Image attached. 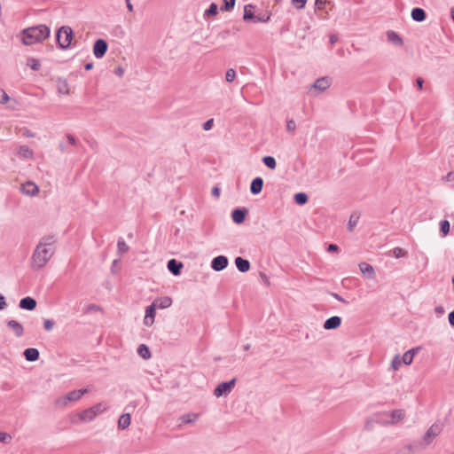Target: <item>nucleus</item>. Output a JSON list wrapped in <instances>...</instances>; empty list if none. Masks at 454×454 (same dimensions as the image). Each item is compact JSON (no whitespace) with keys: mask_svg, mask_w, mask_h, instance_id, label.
I'll list each match as a JSON object with an SVG mask.
<instances>
[{"mask_svg":"<svg viewBox=\"0 0 454 454\" xmlns=\"http://www.w3.org/2000/svg\"><path fill=\"white\" fill-rule=\"evenodd\" d=\"M117 247H118V252L120 254H124L129 250V246L126 244V242L121 238L118 239Z\"/></svg>","mask_w":454,"mask_h":454,"instance_id":"36","label":"nucleus"},{"mask_svg":"<svg viewBox=\"0 0 454 454\" xmlns=\"http://www.w3.org/2000/svg\"><path fill=\"white\" fill-rule=\"evenodd\" d=\"M59 150L62 152V153H67L68 152V147L67 145H66L64 143L60 142L59 145Z\"/></svg>","mask_w":454,"mask_h":454,"instance_id":"60","label":"nucleus"},{"mask_svg":"<svg viewBox=\"0 0 454 454\" xmlns=\"http://www.w3.org/2000/svg\"><path fill=\"white\" fill-rule=\"evenodd\" d=\"M330 81L328 77H320L315 81L312 87L319 91H325L330 87Z\"/></svg>","mask_w":454,"mask_h":454,"instance_id":"17","label":"nucleus"},{"mask_svg":"<svg viewBox=\"0 0 454 454\" xmlns=\"http://www.w3.org/2000/svg\"><path fill=\"white\" fill-rule=\"evenodd\" d=\"M89 390L87 388L70 391L67 395L58 398L55 401V403L58 406H67L70 402L78 401L83 395L87 394Z\"/></svg>","mask_w":454,"mask_h":454,"instance_id":"4","label":"nucleus"},{"mask_svg":"<svg viewBox=\"0 0 454 454\" xmlns=\"http://www.w3.org/2000/svg\"><path fill=\"white\" fill-rule=\"evenodd\" d=\"M450 222L448 220H442L440 222V231L442 235H447L450 232Z\"/></svg>","mask_w":454,"mask_h":454,"instance_id":"35","label":"nucleus"},{"mask_svg":"<svg viewBox=\"0 0 454 454\" xmlns=\"http://www.w3.org/2000/svg\"><path fill=\"white\" fill-rule=\"evenodd\" d=\"M251 8H253V6L251 4L245 6L244 15H243V19L245 20L254 21V19L255 18V14L252 12Z\"/></svg>","mask_w":454,"mask_h":454,"instance_id":"30","label":"nucleus"},{"mask_svg":"<svg viewBox=\"0 0 454 454\" xmlns=\"http://www.w3.org/2000/svg\"><path fill=\"white\" fill-rule=\"evenodd\" d=\"M99 309H100V308L96 304H90L87 307V311H96V310H99Z\"/></svg>","mask_w":454,"mask_h":454,"instance_id":"59","label":"nucleus"},{"mask_svg":"<svg viewBox=\"0 0 454 454\" xmlns=\"http://www.w3.org/2000/svg\"><path fill=\"white\" fill-rule=\"evenodd\" d=\"M220 192H221V190H220V188H218V187H214V188L212 189V194H213L214 196H218V195L220 194Z\"/></svg>","mask_w":454,"mask_h":454,"instance_id":"63","label":"nucleus"},{"mask_svg":"<svg viewBox=\"0 0 454 454\" xmlns=\"http://www.w3.org/2000/svg\"><path fill=\"white\" fill-rule=\"evenodd\" d=\"M402 364L401 357L397 355L393 358L391 366L395 371H397L401 367Z\"/></svg>","mask_w":454,"mask_h":454,"instance_id":"42","label":"nucleus"},{"mask_svg":"<svg viewBox=\"0 0 454 454\" xmlns=\"http://www.w3.org/2000/svg\"><path fill=\"white\" fill-rule=\"evenodd\" d=\"M19 154L24 158H30L32 157L33 153L28 146L22 145L20 147Z\"/></svg>","mask_w":454,"mask_h":454,"instance_id":"34","label":"nucleus"},{"mask_svg":"<svg viewBox=\"0 0 454 454\" xmlns=\"http://www.w3.org/2000/svg\"><path fill=\"white\" fill-rule=\"evenodd\" d=\"M123 73H124V71H123V69H122L121 67H117V68L114 70V74H115L116 75H118V76H121V75L123 74Z\"/></svg>","mask_w":454,"mask_h":454,"instance_id":"61","label":"nucleus"},{"mask_svg":"<svg viewBox=\"0 0 454 454\" xmlns=\"http://www.w3.org/2000/svg\"><path fill=\"white\" fill-rule=\"evenodd\" d=\"M235 265L242 273L247 272L250 270L249 261L239 256L235 259Z\"/></svg>","mask_w":454,"mask_h":454,"instance_id":"20","label":"nucleus"},{"mask_svg":"<svg viewBox=\"0 0 454 454\" xmlns=\"http://www.w3.org/2000/svg\"><path fill=\"white\" fill-rule=\"evenodd\" d=\"M67 138L68 140L69 145H77V141L75 137L71 134H67Z\"/></svg>","mask_w":454,"mask_h":454,"instance_id":"51","label":"nucleus"},{"mask_svg":"<svg viewBox=\"0 0 454 454\" xmlns=\"http://www.w3.org/2000/svg\"><path fill=\"white\" fill-rule=\"evenodd\" d=\"M361 272L368 278H373L375 271L373 267L367 262H361L359 264Z\"/></svg>","mask_w":454,"mask_h":454,"instance_id":"22","label":"nucleus"},{"mask_svg":"<svg viewBox=\"0 0 454 454\" xmlns=\"http://www.w3.org/2000/svg\"><path fill=\"white\" fill-rule=\"evenodd\" d=\"M55 322L52 319H45L43 321V327L46 331H51Z\"/></svg>","mask_w":454,"mask_h":454,"instance_id":"45","label":"nucleus"},{"mask_svg":"<svg viewBox=\"0 0 454 454\" xmlns=\"http://www.w3.org/2000/svg\"><path fill=\"white\" fill-rule=\"evenodd\" d=\"M418 348H411L408 351H406L403 357H401L402 363L405 364L407 365L411 364L413 361L414 355L416 354Z\"/></svg>","mask_w":454,"mask_h":454,"instance_id":"25","label":"nucleus"},{"mask_svg":"<svg viewBox=\"0 0 454 454\" xmlns=\"http://www.w3.org/2000/svg\"><path fill=\"white\" fill-rule=\"evenodd\" d=\"M412 446L406 445L402 450H400L399 454H410L411 451Z\"/></svg>","mask_w":454,"mask_h":454,"instance_id":"55","label":"nucleus"},{"mask_svg":"<svg viewBox=\"0 0 454 454\" xmlns=\"http://www.w3.org/2000/svg\"><path fill=\"white\" fill-rule=\"evenodd\" d=\"M153 302L158 309H163L169 308L171 306L172 299L169 296H163V297L155 299Z\"/></svg>","mask_w":454,"mask_h":454,"instance_id":"21","label":"nucleus"},{"mask_svg":"<svg viewBox=\"0 0 454 454\" xmlns=\"http://www.w3.org/2000/svg\"><path fill=\"white\" fill-rule=\"evenodd\" d=\"M20 192L28 196H35L39 192V188L35 183L28 181L21 185Z\"/></svg>","mask_w":454,"mask_h":454,"instance_id":"11","label":"nucleus"},{"mask_svg":"<svg viewBox=\"0 0 454 454\" xmlns=\"http://www.w3.org/2000/svg\"><path fill=\"white\" fill-rule=\"evenodd\" d=\"M443 179L447 182H451V181H454V172L453 171H450L444 177Z\"/></svg>","mask_w":454,"mask_h":454,"instance_id":"56","label":"nucleus"},{"mask_svg":"<svg viewBox=\"0 0 454 454\" xmlns=\"http://www.w3.org/2000/svg\"><path fill=\"white\" fill-rule=\"evenodd\" d=\"M228 258L224 255H218L211 261V268L215 271H221L228 266Z\"/></svg>","mask_w":454,"mask_h":454,"instance_id":"8","label":"nucleus"},{"mask_svg":"<svg viewBox=\"0 0 454 454\" xmlns=\"http://www.w3.org/2000/svg\"><path fill=\"white\" fill-rule=\"evenodd\" d=\"M411 19L417 22H422L427 18L426 12L424 11V9L419 8V7L413 8L411 10Z\"/></svg>","mask_w":454,"mask_h":454,"instance_id":"18","label":"nucleus"},{"mask_svg":"<svg viewBox=\"0 0 454 454\" xmlns=\"http://www.w3.org/2000/svg\"><path fill=\"white\" fill-rule=\"evenodd\" d=\"M131 418L129 413L122 414L118 420V427L121 430L128 428L130 425Z\"/></svg>","mask_w":454,"mask_h":454,"instance_id":"24","label":"nucleus"},{"mask_svg":"<svg viewBox=\"0 0 454 454\" xmlns=\"http://www.w3.org/2000/svg\"><path fill=\"white\" fill-rule=\"evenodd\" d=\"M262 187H263V179L260 176L255 177L252 180V182L250 184V192L253 195H257L262 192Z\"/></svg>","mask_w":454,"mask_h":454,"instance_id":"16","label":"nucleus"},{"mask_svg":"<svg viewBox=\"0 0 454 454\" xmlns=\"http://www.w3.org/2000/svg\"><path fill=\"white\" fill-rule=\"evenodd\" d=\"M11 440L12 436L9 434L4 432L0 433V442L8 443L11 442Z\"/></svg>","mask_w":454,"mask_h":454,"instance_id":"47","label":"nucleus"},{"mask_svg":"<svg viewBox=\"0 0 454 454\" xmlns=\"http://www.w3.org/2000/svg\"><path fill=\"white\" fill-rule=\"evenodd\" d=\"M295 129H296L295 121L293 119L288 120L286 121V129H287V131L294 132L295 130Z\"/></svg>","mask_w":454,"mask_h":454,"instance_id":"48","label":"nucleus"},{"mask_svg":"<svg viewBox=\"0 0 454 454\" xmlns=\"http://www.w3.org/2000/svg\"><path fill=\"white\" fill-rule=\"evenodd\" d=\"M262 161L263 162V164L270 168V169H275L276 167H277V162H276V160L274 157L272 156H264L262 159Z\"/></svg>","mask_w":454,"mask_h":454,"instance_id":"29","label":"nucleus"},{"mask_svg":"<svg viewBox=\"0 0 454 454\" xmlns=\"http://www.w3.org/2000/svg\"><path fill=\"white\" fill-rule=\"evenodd\" d=\"M59 91L60 93H68L67 83L64 82L63 86H59Z\"/></svg>","mask_w":454,"mask_h":454,"instance_id":"58","label":"nucleus"},{"mask_svg":"<svg viewBox=\"0 0 454 454\" xmlns=\"http://www.w3.org/2000/svg\"><path fill=\"white\" fill-rule=\"evenodd\" d=\"M307 0H292V4L295 6V8L301 10L305 7Z\"/></svg>","mask_w":454,"mask_h":454,"instance_id":"46","label":"nucleus"},{"mask_svg":"<svg viewBox=\"0 0 454 454\" xmlns=\"http://www.w3.org/2000/svg\"><path fill=\"white\" fill-rule=\"evenodd\" d=\"M407 251L404 250L403 248L402 247H395L393 250H392V254L395 257V258H401V257H405L407 255Z\"/></svg>","mask_w":454,"mask_h":454,"instance_id":"37","label":"nucleus"},{"mask_svg":"<svg viewBox=\"0 0 454 454\" xmlns=\"http://www.w3.org/2000/svg\"><path fill=\"white\" fill-rule=\"evenodd\" d=\"M442 430V425L440 423L433 424L426 432L423 437L425 445L430 444L434 438L436 437Z\"/></svg>","mask_w":454,"mask_h":454,"instance_id":"6","label":"nucleus"},{"mask_svg":"<svg viewBox=\"0 0 454 454\" xmlns=\"http://www.w3.org/2000/svg\"><path fill=\"white\" fill-rule=\"evenodd\" d=\"M8 100H9L8 94L3 89H0V103L5 104Z\"/></svg>","mask_w":454,"mask_h":454,"instance_id":"49","label":"nucleus"},{"mask_svg":"<svg viewBox=\"0 0 454 454\" xmlns=\"http://www.w3.org/2000/svg\"><path fill=\"white\" fill-rule=\"evenodd\" d=\"M248 214V209L246 207H237L231 212V218L232 221L237 223L240 224L244 223L246 216Z\"/></svg>","mask_w":454,"mask_h":454,"instance_id":"9","label":"nucleus"},{"mask_svg":"<svg viewBox=\"0 0 454 454\" xmlns=\"http://www.w3.org/2000/svg\"><path fill=\"white\" fill-rule=\"evenodd\" d=\"M391 421L389 423H395L404 418V412L402 410H394L389 413Z\"/></svg>","mask_w":454,"mask_h":454,"instance_id":"27","label":"nucleus"},{"mask_svg":"<svg viewBox=\"0 0 454 454\" xmlns=\"http://www.w3.org/2000/svg\"><path fill=\"white\" fill-rule=\"evenodd\" d=\"M218 6L216 4L212 3L209 7L205 11V15L215 16L217 14Z\"/></svg>","mask_w":454,"mask_h":454,"instance_id":"40","label":"nucleus"},{"mask_svg":"<svg viewBox=\"0 0 454 454\" xmlns=\"http://www.w3.org/2000/svg\"><path fill=\"white\" fill-rule=\"evenodd\" d=\"M157 307L153 302L151 305L147 306L145 309V316L144 318V324L147 326H151L154 322V317L156 314Z\"/></svg>","mask_w":454,"mask_h":454,"instance_id":"10","label":"nucleus"},{"mask_svg":"<svg viewBox=\"0 0 454 454\" xmlns=\"http://www.w3.org/2000/svg\"><path fill=\"white\" fill-rule=\"evenodd\" d=\"M51 30L46 25H38L22 30L21 41L25 45L40 43L50 36Z\"/></svg>","mask_w":454,"mask_h":454,"instance_id":"2","label":"nucleus"},{"mask_svg":"<svg viewBox=\"0 0 454 454\" xmlns=\"http://www.w3.org/2000/svg\"><path fill=\"white\" fill-rule=\"evenodd\" d=\"M236 77V71L233 68H229L225 74V80L228 82L234 81Z\"/></svg>","mask_w":454,"mask_h":454,"instance_id":"43","label":"nucleus"},{"mask_svg":"<svg viewBox=\"0 0 454 454\" xmlns=\"http://www.w3.org/2000/svg\"><path fill=\"white\" fill-rule=\"evenodd\" d=\"M339 247L336 244H329L327 247V251L332 252H338Z\"/></svg>","mask_w":454,"mask_h":454,"instance_id":"54","label":"nucleus"},{"mask_svg":"<svg viewBox=\"0 0 454 454\" xmlns=\"http://www.w3.org/2000/svg\"><path fill=\"white\" fill-rule=\"evenodd\" d=\"M213 125H214V120L213 119H209V120H207V121H205L203 123L202 127H203V129L205 131H208V130H210L213 128Z\"/></svg>","mask_w":454,"mask_h":454,"instance_id":"50","label":"nucleus"},{"mask_svg":"<svg viewBox=\"0 0 454 454\" xmlns=\"http://www.w3.org/2000/svg\"><path fill=\"white\" fill-rule=\"evenodd\" d=\"M92 411H94L95 416L104 412L106 409V406L103 403H98L92 407H90Z\"/></svg>","mask_w":454,"mask_h":454,"instance_id":"41","label":"nucleus"},{"mask_svg":"<svg viewBox=\"0 0 454 454\" xmlns=\"http://www.w3.org/2000/svg\"><path fill=\"white\" fill-rule=\"evenodd\" d=\"M448 320L450 325L454 327V310L449 313Z\"/></svg>","mask_w":454,"mask_h":454,"instance_id":"57","label":"nucleus"},{"mask_svg":"<svg viewBox=\"0 0 454 454\" xmlns=\"http://www.w3.org/2000/svg\"><path fill=\"white\" fill-rule=\"evenodd\" d=\"M359 220V215L356 214H352L349 217L348 223V230L349 231H353L355 227L356 226Z\"/></svg>","mask_w":454,"mask_h":454,"instance_id":"32","label":"nucleus"},{"mask_svg":"<svg viewBox=\"0 0 454 454\" xmlns=\"http://www.w3.org/2000/svg\"><path fill=\"white\" fill-rule=\"evenodd\" d=\"M79 417L81 420L87 422L92 421L96 418L94 411L90 408L82 411Z\"/></svg>","mask_w":454,"mask_h":454,"instance_id":"26","label":"nucleus"},{"mask_svg":"<svg viewBox=\"0 0 454 454\" xmlns=\"http://www.w3.org/2000/svg\"><path fill=\"white\" fill-rule=\"evenodd\" d=\"M73 36H74V32L70 27H68V26L60 27L56 35V40H57L58 46L62 50L67 49L72 43Z\"/></svg>","mask_w":454,"mask_h":454,"instance_id":"3","label":"nucleus"},{"mask_svg":"<svg viewBox=\"0 0 454 454\" xmlns=\"http://www.w3.org/2000/svg\"><path fill=\"white\" fill-rule=\"evenodd\" d=\"M23 355L27 361L35 362L38 360L40 353L37 348H28L24 350Z\"/></svg>","mask_w":454,"mask_h":454,"instance_id":"19","label":"nucleus"},{"mask_svg":"<svg viewBox=\"0 0 454 454\" xmlns=\"http://www.w3.org/2000/svg\"><path fill=\"white\" fill-rule=\"evenodd\" d=\"M236 0H223V4L221 6V11L230 12L234 8Z\"/></svg>","mask_w":454,"mask_h":454,"instance_id":"33","label":"nucleus"},{"mask_svg":"<svg viewBox=\"0 0 454 454\" xmlns=\"http://www.w3.org/2000/svg\"><path fill=\"white\" fill-rule=\"evenodd\" d=\"M6 306H7V303H6L5 298L2 294H0V310L4 309L6 308Z\"/></svg>","mask_w":454,"mask_h":454,"instance_id":"52","label":"nucleus"},{"mask_svg":"<svg viewBox=\"0 0 454 454\" xmlns=\"http://www.w3.org/2000/svg\"><path fill=\"white\" fill-rule=\"evenodd\" d=\"M107 49V43L104 39H98L93 45V54L97 59H101L106 53Z\"/></svg>","mask_w":454,"mask_h":454,"instance_id":"7","label":"nucleus"},{"mask_svg":"<svg viewBox=\"0 0 454 454\" xmlns=\"http://www.w3.org/2000/svg\"><path fill=\"white\" fill-rule=\"evenodd\" d=\"M387 38L388 42L392 43L394 45L402 46L403 44V41L401 36L395 31H387Z\"/></svg>","mask_w":454,"mask_h":454,"instance_id":"23","label":"nucleus"},{"mask_svg":"<svg viewBox=\"0 0 454 454\" xmlns=\"http://www.w3.org/2000/svg\"><path fill=\"white\" fill-rule=\"evenodd\" d=\"M341 325V317L339 316H333L326 319L324 323V328L325 330H335Z\"/></svg>","mask_w":454,"mask_h":454,"instance_id":"12","label":"nucleus"},{"mask_svg":"<svg viewBox=\"0 0 454 454\" xmlns=\"http://www.w3.org/2000/svg\"><path fill=\"white\" fill-rule=\"evenodd\" d=\"M7 326L13 332L16 337H21L24 334L22 325L14 319L7 321Z\"/></svg>","mask_w":454,"mask_h":454,"instance_id":"15","label":"nucleus"},{"mask_svg":"<svg viewBox=\"0 0 454 454\" xmlns=\"http://www.w3.org/2000/svg\"><path fill=\"white\" fill-rule=\"evenodd\" d=\"M308 195L304 192H298L294 195V201L298 205H304L308 202Z\"/></svg>","mask_w":454,"mask_h":454,"instance_id":"31","label":"nucleus"},{"mask_svg":"<svg viewBox=\"0 0 454 454\" xmlns=\"http://www.w3.org/2000/svg\"><path fill=\"white\" fill-rule=\"evenodd\" d=\"M236 384V379L220 383L214 390L216 397L229 395Z\"/></svg>","mask_w":454,"mask_h":454,"instance_id":"5","label":"nucleus"},{"mask_svg":"<svg viewBox=\"0 0 454 454\" xmlns=\"http://www.w3.org/2000/svg\"><path fill=\"white\" fill-rule=\"evenodd\" d=\"M416 82H417V85L419 89H422V86H423V83H424V80L420 77L417 78L416 79Z\"/></svg>","mask_w":454,"mask_h":454,"instance_id":"62","label":"nucleus"},{"mask_svg":"<svg viewBox=\"0 0 454 454\" xmlns=\"http://www.w3.org/2000/svg\"><path fill=\"white\" fill-rule=\"evenodd\" d=\"M55 242L54 236H46L40 239L31 257L33 270L43 268L50 261L55 253Z\"/></svg>","mask_w":454,"mask_h":454,"instance_id":"1","label":"nucleus"},{"mask_svg":"<svg viewBox=\"0 0 454 454\" xmlns=\"http://www.w3.org/2000/svg\"><path fill=\"white\" fill-rule=\"evenodd\" d=\"M137 353L144 359H148L151 357L150 349L145 344H141L138 346Z\"/></svg>","mask_w":454,"mask_h":454,"instance_id":"28","label":"nucleus"},{"mask_svg":"<svg viewBox=\"0 0 454 454\" xmlns=\"http://www.w3.org/2000/svg\"><path fill=\"white\" fill-rule=\"evenodd\" d=\"M36 304V301L34 298L27 296L20 301L19 306L22 309L33 310L35 309Z\"/></svg>","mask_w":454,"mask_h":454,"instance_id":"14","label":"nucleus"},{"mask_svg":"<svg viewBox=\"0 0 454 454\" xmlns=\"http://www.w3.org/2000/svg\"><path fill=\"white\" fill-rule=\"evenodd\" d=\"M84 68L87 71L91 70L93 68V63H91V62L86 63L84 66Z\"/></svg>","mask_w":454,"mask_h":454,"instance_id":"64","label":"nucleus"},{"mask_svg":"<svg viewBox=\"0 0 454 454\" xmlns=\"http://www.w3.org/2000/svg\"><path fill=\"white\" fill-rule=\"evenodd\" d=\"M184 264L176 259H170L167 263L168 270L174 275L178 276L181 273Z\"/></svg>","mask_w":454,"mask_h":454,"instance_id":"13","label":"nucleus"},{"mask_svg":"<svg viewBox=\"0 0 454 454\" xmlns=\"http://www.w3.org/2000/svg\"><path fill=\"white\" fill-rule=\"evenodd\" d=\"M270 19V14H267V13H263V14H258V15H255V18L254 19V23H258V22H268Z\"/></svg>","mask_w":454,"mask_h":454,"instance_id":"39","label":"nucleus"},{"mask_svg":"<svg viewBox=\"0 0 454 454\" xmlns=\"http://www.w3.org/2000/svg\"><path fill=\"white\" fill-rule=\"evenodd\" d=\"M27 65L32 69V70H38L40 68V62L34 59V58H29L27 59Z\"/></svg>","mask_w":454,"mask_h":454,"instance_id":"38","label":"nucleus"},{"mask_svg":"<svg viewBox=\"0 0 454 454\" xmlns=\"http://www.w3.org/2000/svg\"><path fill=\"white\" fill-rule=\"evenodd\" d=\"M331 295L340 302L348 303V301L337 293H332Z\"/></svg>","mask_w":454,"mask_h":454,"instance_id":"53","label":"nucleus"},{"mask_svg":"<svg viewBox=\"0 0 454 454\" xmlns=\"http://www.w3.org/2000/svg\"><path fill=\"white\" fill-rule=\"evenodd\" d=\"M192 416L191 414H184L183 415L181 418H180V420L182 423L184 424H189V423H192L195 420V419L197 418V415H193L194 416V419H192Z\"/></svg>","mask_w":454,"mask_h":454,"instance_id":"44","label":"nucleus"}]
</instances>
